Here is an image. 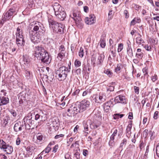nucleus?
<instances>
[{
	"mask_svg": "<svg viewBox=\"0 0 159 159\" xmlns=\"http://www.w3.org/2000/svg\"><path fill=\"white\" fill-rule=\"evenodd\" d=\"M36 137L37 138V142H41L43 138V136L42 134L41 133H38L36 135Z\"/></svg>",
	"mask_w": 159,
	"mask_h": 159,
	"instance_id": "36",
	"label": "nucleus"
},
{
	"mask_svg": "<svg viewBox=\"0 0 159 159\" xmlns=\"http://www.w3.org/2000/svg\"><path fill=\"white\" fill-rule=\"evenodd\" d=\"M114 101L115 102V103H126V100L125 97L122 95H119L116 97L115 99H114Z\"/></svg>",
	"mask_w": 159,
	"mask_h": 159,
	"instance_id": "15",
	"label": "nucleus"
},
{
	"mask_svg": "<svg viewBox=\"0 0 159 159\" xmlns=\"http://www.w3.org/2000/svg\"><path fill=\"white\" fill-rule=\"evenodd\" d=\"M93 98L96 103L100 104L105 101L107 99L105 94L102 93H100L98 95H95Z\"/></svg>",
	"mask_w": 159,
	"mask_h": 159,
	"instance_id": "9",
	"label": "nucleus"
},
{
	"mask_svg": "<svg viewBox=\"0 0 159 159\" xmlns=\"http://www.w3.org/2000/svg\"><path fill=\"white\" fill-rule=\"evenodd\" d=\"M24 73L25 76L27 80L30 81L33 78V73L30 70L29 68H23Z\"/></svg>",
	"mask_w": 159,
	"mask_h": 159,
	"instance_id": "13",
	"label": "nucleus"
},
{
	"mask_svg": "<svg viewBox=\"0 0 159 159\" xmlns=\"http://www.w3.org/2000/svg\"><path fill=\"white\" fill-rule=\"evenodd\" d=\"M139 35L140 36L137 37L136 38L135 40L136 43L139 45L141 44L142 43H144V41L141 38V35L139 34Z\"/></svg>",
	"mask_w": 159,
	"mask_h": 159,
	"instance_id": "28",
	"label": "nucleus"
},
{
	"mask_svg": "<svg viewBox=\"0 0 159 159\" xmlns=\"http://www.w3.org/2000/svg\"><path fill=\"white\" fill-rule=\"evenodd\" d=\"M134 92L137 94H138L139 93V87L134 86Z\"/></svg>",
	"mask_w": 159,
	"mask_h": 159,
	"instance_id": "57",
	"label": "nucleus"
},
{
	"mask_svg": "<svg viewBox=\"0 0 159 159\" xmlns=\"http://www.w3.org/2000/svg\"><path fill=\"white\" fill-rule=\"evenodd\" d=\"M123 48V45L122 43H120L118 45L117 52H120Z\"/></svg>",
	"mask_w": 159,
	"mask_h": 159,
	"instance_id": "48",
	"label": "nucleus"
},
{
	"mask_svg": "<svg viewBox=\"0 0 159 159\" xmlns=\"http://www.w3.org/2000/svg\"><path fill=\"white\" fill-rule=\"evenodd\" d=\"M141 21V19L139 17L134 18L131 22L130 25H134L136 23H139Z\"/></svg>",
	"mask_w": 159,
	"mask_h": 159,
	"instance_id": "31",
	"label": "nucleus"
},
{
	"mask_svg": "<svg viewBox=\"0 0 159 159\" xmlns=\"http://www.w3.org/2000/svg\"><path fill=\"white\" fill-rule=\"evenodd\" d=\"M84 49L82 47L80 48L79 53V55L80 57H82L84 56Z\"/></svg>",
	"mask_w": 159,
	"mask_h": 159,
	"instance_id": "45",
	"label": "nucleus"
},
{
	"mask_svg": "<svg viewBox=\"0 0 159 159\" xmlns=\"http://www.w3.org/2000/svg\"><path fill=\"white\" fill-rule=\"evenodd\" d=\"M143 56V54L141 52V49L140 48L137 49L136 54V57L140 59H142Z\"/></svg>",
	"mask_w": 159,
	"mask_h": 159,
	"instance_id": "24",
	"label": "nucleus"
},
{
	"mask_svg": "<svg viewBox=\"0 0 159 159\" xmlns=\"http://www.w3.org/2000/svg\"><path fill=\"white\" fill-rule=\"evenodd\" d=\"M127 53L129 56L131 58L133 57L132 50L127 51Z\"/></svg>",
	"mask_w": 159,
	"mask_h": 159,
	"instance_id": "55",
	"label": "nucleus"
},
{
	"mask_svg": "<svg viewBox=\"0 0 159 159\" xmlns=\"http://www.w3.org/2000/svg\"><path fill=\"white\" fill-rule=\"evenodd\" d=\"M118 131L117 129H116L113 128L111 130V131L114 130V131L113 133L110 137V140L109 142V144L110 146H112L114 145L115 143L114 140L115 137L117 135L118 132V137L119 139L121 138V137L123 133V129L122 125L118 127Z\"/></svg>",
	"mask_w": 159,
	"mask_h": 159,
	"instance_id": "5",
	"label": "nucleus"
},
{
	"mask_svg": "<svg viewBox=\"0 0 159 159\" xmlns=\"http://www.w3.org/2000/svg\"><path fill=\"white\" fill-rule=\"evenodd\" d=\"M151 79L152 82H155L158 79L157 75H156L155 74L154 75L152 76L151 77Z\"/></svg>",
	"mask_w": 159,
	"mask_h": 159,
	"instance_id": "49",
	"label": "nucleus"
},
{
	"mask_svg": "<svg viewBox=\"0 0 159 159\" xmlns=\"http://www.w3.org/2000/svg\"><path fill=\"white\" fill-rule=\"evenodd\" d=\"M36 57L46 64L50 63L51 59L47 52L43 47L38 46L35 48Z\"/></svg>",
	"mask_w": 159,
	"mask_h": 159,
	"instance_id": "2",
	"label": "nucleus"
},
{
	"mask_svg": "<svg viewBox=\"0 0 159 159\" xmlns=\"http://www.w3.org/2000/svg\"><path fill=\"white\" fill-rule=\"evenodd\" d=\"M70 71V68H66L65 66L60 67L56 72V74L58 75V80L61 81L64 80L66 78L67 74Z\"/></svg>",
	"mask_w": 159,
	"mask_h": 159,
	"instance_id": "4",
	"label": "nucleus"
},
{
	"mask_svg": "<svg viewBox=\"0 0 159 159\" xmlns=\"http://www.w3.org/2000/svg\"><path fill=\"white\" fill-rule=\"evenodd\" d=\"M64 135L63 134H60L59 135H56L55 136L54 138L55 139H59L60 140H62L64 137Z\"/></svg>",
	"mask_w": 159,
	"mask_h": 159,
	"instance_id": "43",
	"label": "nucleus"
},
{
	"mask_svg": "<svg viewBox=\"0 0 159 159\" xmlns=\"http://www.w3.org/2000/svg\"><path fill=\"white\" fill-rule=\"evenodd\" d=\"M158 111H156L155 112L153 115V118L154 119L156 120L158 118Z\"/></svg>",
	"mask_w": 159,
	"mask_h": 159,
	"instance_id": "62",
	"label": "nucleus"
},
{
	"mask_svg": "<svg viewBox=\"0 0 159 159\" xmlns=\"http://www.w3.org/2000/svg\"><path fill=\"white\" fill-rule=\"evenodd\" d=\"M30 60L29 56L26 55L23 56L22 62L23 68H29L30 66Z\"/></svg>",
	"mask_w": 159,
	"mask_h": 159,
	"instance_id": "10",
	"label": "nucleus"
},
{
	"mask_svg": "<svg viewBox=\"0 0 159 159\" xmlns=\"http://www.w3.org/2000/svg\"><path fill=\"white\" fill-rule=\"evenodd\" d=\"M52 145V144L51 143H49L46 148L41 152V155L43 154L44 152L45 153H48L51 149V146Z\"/></svg>",
	"mask_w": 159,
	"mask_h": 159,
	"instance_id": "27",
	"label": "nucleus"
},
{
	"mask_svg": "<svg viewBox=\"0 0 159 159\" xmlns=\"http://www.w3.org/2000/svg\"><path fill=\"white\" fill-rule=\"evenodd\" d=\"M142 70L143 73H144V75L148 74V71L147 68L145 67L143 68Z\"/></svg>",
	"mask_w": 159,
	"mask_h": 159,
	"instance_id": "64",
	"label": "nucleus"
},
{
	"mask_svg": "<svg viewBox=\"0 0 159 159\" xmlns=\"http://www.w3.org/2000/svg\"><path fill=\"white\" fill-rule=\"evenodd\" d=\"M124 14L125 16V18H129V14L128 11L127 10L124 11Z\"/></svg>",
	"mask_w": 159,
	"mask_h": 159,
	"instance_id": "59",
	"label": "nucleus"
},
{
	"mask_svg": "<svg viewBox=\"0 0 159 159\" xmlns=\"http://www.w3.org/2000/svg\"><path fill=\"white\" fill-rule=\"evenodd\" d=\"M104 73L106 74L109 77L111 78L113 76V73L110 69L105 70Z\"/></svg>",
	"mask_w": 159,
	"mask_h": 159,
	"instance_id": "34",
	"label": "nucleus"
},
{
	"mask_svg": "<svg viewBox=\"0 0 159 159\" xmlns=\"http://www.w3.org/2000/svg\"><path fill=\"white\" fill-rule=\"evenodd\" d=\"M33 113L29 114V116L25 117L23 120L25 129H34L35 127V125H34V121L31 120L32 118L31 116Z\"/></svg>",
	"mask_w": 159,
	"mask_h": 159,
	"instance_id": "6",
	"label": "nucleus"
},
{
	"mask_svg": "<svg viewBox=\"0 0 159 159\" xmlns=\"http://www.w3.org/2000/svg\"><path fill=\"white\" fill-rule=\"evenodd\" d=\"M26 93L25 91H22L19 94L18 99H23L26 100Z\"/></svg>",
	"mask_w": 159,
	"mask_h": 159,
	"instance_id": "29",
	"label": "nucleus"
},
{
	"mask_svg": "<svg viewBox=\"0 0 159 159\" xmlns=\"http://www.w3.org/2000/svg\"><path fill=\"white\" fill-rule=\"evenodd\" d=\"M100 45L101 47H102V48H105L106 46V43L105 41L104 40L103 38L102 39V38H101V39L100 40Z\"/></svg>",
	"mask_w": 159,
	"mask_h": 159,
	"instance_id": "39",
	"label": "nucleus"
},
{
	"mask_svg": "<svg viewBox=\"0 0 159 159\" xmlns=\"http://www.w3.org/2000/svg\"><path fill=\"white\" fill-rule=\"evenodd\" d=\"M99 56L98 57L96 63L97 65H101L103 62L105 56L103 53L98 54Z\"/></svg>",
	"mask_w": 159,
	"mask_h": 159,
	"instance_id": "22",
	"label": "nucleus"
},
{
	"mask_svg": "<svg viewBox=\"0 0 159 159\" xmlns=\"http://www.w3.org/2000/svg\"><path fill=\"white\" fill-rule=\"evenodd\" d=\"M10 113L13 115L14 117H15L16 116V112L13 109H11L9 110Z\"/></svg>",
	"mask_w": 159,
	"mask_h": 159,
	"instance_id": "56",
	"label": "nucleus"
},
{
	"mask_svg": "<svg viewBox=\"0 0 159 159\" xmlns=\"http://www.w3.org/2000/svg\"><path fill=\"white\" fill-rule=\"evenodd\" d=\"M19 99V106L22 107L24 105V102H25L26 100H23V99Z\"/></svg>",
	"mask_w": 159,
	"mask_h": 159,
	"instance_id": "54",
	"label": "nucleus"
},
{
	"mask_svg": "<svg viewBox=\"0 0 159 159\" xmlns=\"http://www.w3.org/2000/svg\"><path fill=\"white\" fill-rule=\"evenodd\" d=\"M34 0H29L28 5L30 7L32 8L34 6Z\"/></svg>",
	"mask_w": 159,
	"mask_h": 159,
	"instance_id": "44",
	"label": "nucleus"
},
{
	"mask_svg": "<svg viewBox=\"0 0 159 159\" xmlns=\"http://www.w3.org/2000/svg\"><path fill=\"white\" fill-rule=\"evenodd\" d=\"M74 64L75 67H79L80 66L81 62L80 61L76 59L75 61Z\"/></svg>",
	"mask_w": 159,
	"mask_h": 159,
	"instance_id": "46",
	"label": "nucleus"
},
{
	"mask_svg": "<svg viewBox=\"0 0 159 159\" xmlns=\"http://www.w3.org/2000/svg\"><path fill=\"white\" fill-rule=\"evenodd\" d=\"M83 127H84V130L85 131V132H86L88 134V131H89V128H88V125L87 124V122L85 121H84L83 122Z\"/></svg>",
	"mask_w": 159,
	"mask_h": 159,
	"instance_id": "37",
	"label": "nucleus"
},
{
	"mask_svg": "<svg viewBox=\"0 0 159 159\" xmlns=\"http://www.w3.org/2000/svg\"><path fill=\"white\" fill-rule=\"evenodd\" d=\"M110 52L111 53V55L113 57H115L116 56V50H110Z\"/></svg>",
	"mask_w": 159,
	"mask_h": 159,
	"instance_id": "53",
	"label": "nucleus"
},
{
	"mask_svg": "<svg viewBox=\"0 0 159 159\" xmlns=\"http://www.w3.org/2000/svg\"><path fill=\"white\" fill-rule=\"evenodd\" d=\"M133 7L136 10L138 11L139 9L141 7L139 6V5L135 4H133Z\"/></svg>",
	"mask_w": 159,
	"mask_h": 159,
	"instance_id": "51",
	"label": "nucleus"
},
{
	"mask_svg": "<svg viewBox=\"0 0 159 159\" xmlns=\"http://www.w3.org/2000/svg\"><path fill=\"white\" fill-rule=\"evenodd\" d=\"M112 100H113V99H111L110 101L106 102L103 104V106H108L111 107V105L113 104V102L112 101Z\"/></svg>",
	"mask_w": 159,
	"mask_h": 159,
	"instance_id": "40",
	"label": "nucleus"
},
{
	"mask_svg": "<svg viewBox=\"0 0 159 159\" xmlns=\"http://www.w3.org/2000/svg\"><path fill=\"white\" fill-rule=\"evenodd\" d=\"M65 48L63 45H61L59 48V53L58 54L57 57H59L61 59H63L65 56Z\"/></svg>",
	"mask_w": 159,
	"mask_h": 159,
	"instance_id": "16",
	"label": "nucleus"
},
{
	"mask_svg": "<svg viewBox=\"0 0 159 159\" xmlns=\"http://www.w3.org/2000/svg\"><path fill=\"white\" fill-rule=\"evenodd\" d=\"M156 152L157 155L159 157V143L156 146Z\"/></svg>",
	"mask_w": 159,
	"mask_h": 159,
	"instance_id": "63",
	"label": "nucleus"
},
{
	"mask_svg": "<svg viewBox=\"0 0 159 159\" xmlns=\"http://www.w3.org/2000/svg\"><path fill=\"white\" fill-rule=\"evenodd\" d=\"M98 125L94 122L91 123L90 124V128L92 129H96L98 128Z\"/></svg>",
	"mask_w": 159,
	"mask_h": 159,
	"instance_id": "42",
	"label": "nucleus"
},
{
	"mask_svg": "<svg viewBox=\"0 0 159 159\" xmlns=\"http://www.w3.org/2000/svg\"><path fill=\"white\" fill-rule=\"evenodd\" d=\"M2 149L7 154H11L13 151V147L9 144H7Z\"/></svg>",
	"mask_w": 159,
	"mask_h": 159,
	"instance_id": "21",
	"label": "nucleus"
},
{
	"mask_svg": "<svg viewBox=\"0 0 159 159\" xmlns=\"http://www.w3.org/2000/svg\"><path fill=\"white\" fill-rule=\"evenodd\" d=\"M9 102V99L7 97L1 96L0 97V106L8 104Z\"/></svg>",
	"mask_w": 159,
	"mask_h": 159,
	"instance_id": "20",
	"label": "nucleus"
},
{
	"mask_svg": "<svg viewBox=\"0 0 159 159\" xmlns=\"http://www.w3.org/2000/svg\"><path fill=\"white\" fill-rule=\"evenodd\" d=\"M70 16L74 20H76V19H78V18H81L79 12L77 11H74L72 14H70Z\"/></svg>",
	"mask_w": 159,
	"mask_h": 159,
	"instance_id": "25",
	"label": "nucleus"
},
{
	"mask_svg": "<svg viewBox=\"0 0 159 159\" xmlns=\"http://www.w3.org/2000/svg\"><path fill=\"white\" fill-rule=\"evenodd\" d=\"M95 20V16L93 14L90 15L89 17H87L85 19V22L88 25H91L94 23Z\"/></svg>",
	"mask_w": 159,
	"mask_h": 159,
	"instance_id": "14",
	"label": "nucleus"
},
{
	"mask_svg": "<svg viewBox=\"0 0 159 159\" xmlns=\"http://www.w3.org/2000/svg\"><path fill=\"white\" fill-rule=\"evenodd\" d=\"M77 26L79 28L82 29L84 26V24L81 18H78V19H76L75 20Z\"/></svg>",
	"mask_w": 159,
	"mask_h": 159,
	"instance_id": "23",
	"label": "nucleus"
},
{
	"mask_svg": "<svg viewBox=\"0 0 159 159\" xmlns=\"http://www.w3.org/2000/svg\"><path fill=\"white\" fill-rule=\"evenodd\" d=\"M7 144L2 139H0V148L1 149H2L3 148H5Z\"/></svg>",
	"mask_w": 159,
	"mask_h": 159,
	"instance_id": "38",
	"label": "nucleus"
},
{
	"mask_svg": "<svg viewBox=\"0 0 159 159\" xmlns=\"http://www.w3.org/2000/svg\"><path fill=\"white\" fill-rule=\"evenodd\" d=\"M26 151L28 152H31L33 151L34 149V147L32 146H28L25 148Z\"/></svg>",
	"mask_w": 159,
	"mask_h": 159,
	"instance_id": "41",
	"label": "nucleus"
},
{
	"mask_svg": "<svg viewBox=\"0 0 159 159\" xmlns=\"http://www.w3.org/2000/svg\"><path fill=\"white\" fill-rule=\"evenodd\" d=\"M53 7L56 17L61 20H64L66 16L64 9L58 3H54Z\"/></svg>",
	"mask_w": 159,
	"mask_h": 159,
	"instance_id": "3",
	"label": "nucleus"
},
{
	"mask_svg": "<svg viewBox=\"0 0 159 159\" xmlns=\"http://www.w3.org/2000/svg\"><path fill=\"white\" fill-rule=\"evenodd\" d=\"M34 115H35V119L36 120H42V116H41L39 114H35V113L34 114Z\"/></svg>",
	"mask_w": 159,
	"mask_h": 159,
	"instance_id": "47",
	"label": "nucleus"
},
{
	"mask_svg": "<svg viewBox=\"0 0 159 159\" xmlns=\"http://www.w3.org/2000/svg\"><path fill=\"white\" fill-rule=\"evenodd\" d=\"M1 96L5 97V96H6V95L7 94V93L6 92V91L5 90H1Z\"/></svg>",
	"mask_w": 159,
	"mask_h": 159,
	"instance_id": "60",
	"label": "nucleus"
},
{
	"mask_svg": "<svg viewBox=\"0 0 159 159\" xmlns=\"http://www.w3.org/2000/svg\"><path fill=\"white\" fill-rule=\"evenodd\" d=\"M90 105V102L86 99H84L77 104V107L80 108V111L82 112L85 111L89 107Z\"/></svg>",
	"mask_w": 159,
	"mask_h": 159,
	"instance_id": "7",
	"label": "nucleus"
},
{
	"mask_svg": "<svg viewBox=\"0 0 159 159\" xmlns=\"http://www.w3.org/2000/svg\"><path fill=\"white\" fill-rule=\"evenodd\" d=\"M122 65L120 64H117L116 67L115 69V72L117 73H119L120 72V70L122 69Z\"/></svg>",
	"mask_w": 159,
	"mask_h": 159,
	"instance_id": "33",
	"label": "nucleus"
},
{
	"mask_svg": "<svg viewBox=\"0 0 159 159\" xmlns=\"http://www.w3.org/2000/svg\"><path fill=\"white\" fill-rule=\"evenodd\" d=\"M129 124L127 127L126 130V136L129 138L131 134V129L132 125V121L130 120L128 122Z\"/></svg>",
	"mask_w": 159,
	"mask_h": 159,
	"instance_id": "19",
	"label": "nucleus"
},
{
	"mask_svg": "<svg viewBox=\"0 0 159 159\" xmlns=\"http://www.w3.org/2000/svg\"><path fill=\"white\" fill-rule=\"evenodd\" d=\"M79 109L80 108L77 107V104L76 105V107L68 109L67 111L69 113L67 114V116H74L79 112H82Z\"/></svg>",
	"mask_w": 159,
	"mask_h": 159,
	"instance_id": "11",
	"label": "nucleus"
},
{
	"mask_svg": "<svg viewBox=\"0 0 159 159\" xmlns=\"http://www.w3.org/2000/svg\"><path fill=\"white\" fill-rule=\"evenodd\" d=\"M52 28L54 31L60 34H63L66 30L65 25L61 23H57Z\"/></svg>",
	"mask_w": 159,
	"mask_h": 159,
	"instance_id": "8",
	"label": "nucleus"
},
{
	"mask_svg": "<svg viewBox=\"0 0 159 159\" xmlns=\"http://www.w3.org/2000/svg\"><path fill=\"white\" fill-rule=\"evenodd\" d=\"M58 148V144H56L55 145V146L53 148L52 152L54 153L56 152L57 151Z\"/></svg>",
	"mask_w": 159,
	"mask_h": 159,
	"instance_id": "61",
	"label": "nucleus"
},
{
	"mask_svg": "<svg viewBox=\"0 0 159 159\" xmlns=\"http://www.w3.org/2000/svg\"><path fill=\"white\" fill-rule=\"evenodd\" d=\"M31 25L33 28L29 32L30 38L32 42L37 43L41 41V35L44 32V27L41 23L35 21H33Z\"/></svg>",
	"mask_w": 159,
	"mask_h": 159,
	"instance_id": "1",
	"label": "nucleus"
},
{
	"mask_svg": "<svg viewBox=\"0 0 159 159\" xmlns=\"http://www.w3.org/2000/svg\"><path fill=\"white\" fill-rule=\"evenodd\" d=\"M49 121L51 123L50 124L51 126H52L53 127H56L59 125V124L58 123L57 121L55 119H50Z\"/></svg>",
	"mask_w": 159,
	"mask_h": 159,
	"instance_id": "26",
	"label": "nucleus"
},
{
	"mask_svg": "<svg viewBox=\"0 0 159 159\" xmlns=\"http://www.w3.org/2000/svg\"><path fill=\"white\" fill-rule=\"evenodd\" d=\"M144 48L148 51H151L152 50V47L150 45H146L145 46Z\"/></svg>",
	"mask_w": 159,
	"mask_h": 159,
	"instance_id": "52",
	"label": "nucleus"
},
{
	"mask_svg": "<svg viewBox=\"0 0 159 159\" xmlns=\"http://www.w3.org/2000/svg\"><path fill=\"white\" fill-rule=\"evenodd\" d=\"M16 9L14 7L10 8L6 13H4L3 16L9 20L11 16L15 14Z\"/></svg>",
	"mask_w": 159,
	"mask_h": 159,
	"instance_id": "12",
	"label": "nucleus"
},
{
	"mask_svg": "<svg viewBox=\"0 0 159 159\" xmlns=\"http://www.w3.org/2000/svg\"><path fill=\"white\" fill-rule=\"evenodd\" d=\"M7 20H8V19L7 18L3 16L2 20L0 21V24L1 25H3L4 23Z\"/></svg>",
	"mask_w": 159,
	"mask_h": 159,
	"instance_id": "50",
	"label": "nucleus"
},
{
	"mask_svg": "<svg viewBox=\"0 0 159 159\" xmlns=\"http://www.w3.org/2000/svg\"><path fill=\"white\" fill-rule=\"evenodd\" d=\"M23 124H22L20 121L16 122L14 125V130L16 132L21 131L23 129Z\"/></svg>",
	"mask_w": 159,
	"mask_h": 159,
	"instance_id": "18",
	"label": "nucleus"
},
{
	"mask_svg": "<svg viewBox=\"0 0 159 159\" xmlns=\"http://www.w3.org/2000/svg\"><path fill=\"white\" fill-rule=\"evenodd\" d=\"M16 35V36H23L22 35V28L21 26H18L17 28Z\"/></svg>",
	"mask_w": 159,
	"mask_h": 159,
	"instance_id": "32",
	"label": "nucleus"
},
{
	"mask_svg": "<svg viewBox=\"0 0 159 159\" xmlns=\"http://www.w3.org/2000/svg\"><path fill=\"white\" fill-rule=\"evenodd\" d=\"M48 20L49 22V25H50V27H51V25L52 28V26L54 27V26L55 25V24H56L58 23L56 21H54L52 18V17H48Z\"/></svg>",
	"mask_w": 159,
	"mask_h": 159,
	"instance_id": "30",
	"label": "nucleus"
},
{
	"mask_svg": "<svg viewBox=\"0 0 159 159\" xmlns=\"http://www.w3.org/2000/svg\"><path fill=\"white\" fill-rule=\"evenodd\" d=\"M127 143V140L126 139H124L121 141V143H120L119 147V149L121 151L123 150V147L124 145L126 144Z\"/></svg>",
	"mask_w": 159,
	"mask_h": 159,
	"instance_id": "35",
	"label": "nucleus"
},
{
	"mask_svg": "<svg viewBox=\"0 0 159 159\" xmlns=\"http://www.w3.org/2000/svg\"><path fill=\"white\" fill-rule=\"evenodd\" d=\"M114 87L113 86H109L107 88V91L111 92L114 91Z\"/></svg>",
	"mask_w": 159,
	"mask_h": 159,
	"instance_id": "58",
	"label": "nucleus"
},
{
	"mask_svg": "<svg viewBox=\"0 0 159 159\" xmlns=\"http://www.w3.org/2000/svg\"><path fill=\"white\" fill-rule=\"evenodd\" d=\"M16 43L18 47L24 45L25 41L23 36H16Z\"/></svg>",
	"mask_w": 159,
	"mask_h": 159,
	"instance_id": "17",
	"label": "nucleus"
}]
</instances>
